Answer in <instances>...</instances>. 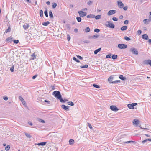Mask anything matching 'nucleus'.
Listing matches in <instances>:
<instances>
[{
  "mask_svg": "<svg viewBox=\"0 0 151 151\" xmlns=\"http://www.w3.org/2000/svg\"><path fill=\"white\" fill-rule=\"evenodd\" d=\"M143 63L145 65H149L150 66H151V60H145L143 61Z\"/></svg>",
  "mask_w": 151,
  "mask_h": 151,
  "instance_id": "nucleus-10",
  "label": "nucleus"
},
{
  "mask_svg": "<svg viewBox=\"0 0 151 151\" xmlns=\"http://www.w3.org/2000/svg\"><path fill=\"white\" fill-rule=\"evenodd\" d=\"M68 105L71 106H73L74 105V103L72 101H69L67 103Z\"/></svg>",
  "mask_w": 151,
  "mask_h": 151,
  "instance_id": "nucleus-35",
  "label": "nucleus"
},
{
  "mask_svg": "<svg viewBox=\"0 0 151 151\" xmlns=\"http://www.w3.org/2000/svg\"><path fill=\"white\" fill-rule=\"evenodd\" d=\"M113 77L111 76H110L108 79V81L110 83H112L113 82L112 81Z\"/></svg>",
  "mask_w": 151,
  "mask_h": 151,
  "instance_id": "nucleus-24",
  "label": "nucleus"
},
{
  "mask_svg": "<svg viewBox=\"0 0 151 151\" xmlns=\"http://www.w3.org/2000/svg\"><path fill=\"white\" fill-rule=\"evenodd\" d=\"M66 27L68 29H70V25L69 24H66Z\"/></svg>",
  "mask_w": 151,
  "mask_h": 151,
  "instance_id": "nucleus-47",
  "label": "nucleus"
},
{
  "mask_svg": "<svg viewBox=\"0 0 151 151\" xmlns=\"http://www.w3.org/2000/svg\"><path fill=\"white\" fill-rule=\"evenodd\" d=\"M101 50V48H99L96 50H95L94 51V53L95 54H97V53L100 51Z\"/></svg>",
  "mask_w": 151,
  "mask_h": 151,
  "instance_id": "nucleus-25",
  "label": "nucleus"
},
{
  "mask_svg": "<svg viewBox=\"0 0 151 151\" xmlns=\"http://www.w3.org/2000/svg\"><path fill=\"white\" fill-rule=\"evenodd\" d=\"M31 60H34L36 58V55L35 53H34L31 55Z\"/></svg>",
  "mask_w": 151,
  "mask_h": 151,
  "instance_id": "nucleus-19",
  "label": "nucleus"
},
{
  "mask_svg": "<svg viewBox=\"0 0 151 151\" xmlns=\"http://www.w3.org/2000/svg\"><path fill=\"white\" fill-rule=\"evenodd\" d=\"M137 34L139 35H140L142 33V31L141 30H139L137 31Z\"/></svg>",
  "mask_w": 151,
  "mask_h": 151,
  "instance_id": "nucleus-51",
  "label": "nucleus"
},
{
  "mask_svg": "<svg viewBox=\"0 0 151 151\" xmlns=\"http://www.w3.org/2000/svg\"><path fill=\"white\" fill-rule=\"evenodd\" d=\"M80 67L81 68H87L88 67V65L87 64H86L85 65L81 66Z\"/></svg>",
  "mask_w": 151,
  "mask_h": 151,
  "instance_id": "nucleus-42",
  "label": "nucleus"
},
{
  "mask_svg": "<svg viewBox=\"0 0 151 151\" xmlns=\"http://www.w3.org/2000/svg\"><path fill=\"white\" fill-rule=\"evenodd\" d=\"M38 121L40 122H42V123H44L45 122V121L42 119H39Z\"/></svg>",
  "mask_w": 151,
  "mask_h": 151,
  "instance_id": "nucleus-46",
  "label": "nucleus"
},
{
  "mask_svg": "<svg viewBox=\"0 0 151 151\" xmlns=\"http://www.w3.org/2000/svg\"><path fill=\"white\" fill-rule=\"evenodd\" d=\"M83 42L84 43H89L90 42V41L88 40H84L83 41Z\"/></svg>",
  "mask_w": 151,
  "mask_h": 151,
  "instance_id": "nucleus-58",
  "label": "nucleus"
},
{
  "mask_svg": "<svg viewBox=\"0 0 151 151\" xmlns=\"http://www.w3.org/2000/svg\"><path fill=\"white\" fill-rule=\"evenodd\" d=\"M130 52L135 55H138V52L137 50L134 48H132L130 49Z\"/></svg>",
  "mask_w": 151,
  "mask_h": 151,
  "instance_id": "nucleus-4",
  "label": "nucleus"
},
{
  "mask_svg": "<svg viewBox=\"0 0 151 151\" xmlns=\"http://www.w3.org/2000/svg\"><path fill=\"white\" fill-rule=\"evenodd\" d=\"M118 56L114 54L112 56V59L113 60L116 59H117Z\"/></svg>",
  "mask_w": 151,
  "mask_h": 151,
  "instance_id": "nucleus-28",
  "label": "nucleus"
},
{
  "mask_svg": "<svg viewBox=\"0 0 151 151\" xmlns=\"http://www.w3.org/2000/svg\"><path fill=\"white\" fill-rule=\"evenodd\" d=\"M144 23L145 24H148L149 23V20L148 19H145L143 21Z\"/></svg>",
  "mask_w": 151,
  "mask_h": 151,
  "instance_id": "nucleus-23",
  "label": "nucleus"
},
{
  "mask_svg": "<svg viewBox=\"0 0 151 151\" xmlns=\"http://www.w3.org/2000/svg\"><path fill=\"white\" fill-rule=\"evenodd\" d=\"M120 80H116L112 82V83H114L118 82H120Z\"/></svg>",
  "mask_w": 151,
  "mask_h": 151,
  "instance_id": "nucleus-55",
  "label": "nucleus"
},
{
  "mask_svg": "<svg viewBox=\"0 0 151 151\" xmlns=\"http://www.w3.org/2000/svg\"><path fill=\"white\" fill-rule=\"evenodd\" d=\"M142 38L144 40H147L149 39L148 36L146 34H144L142 36Z\"/></svg>",
  "mask_w": 151,
  "mask_h": 151,
  "instance_id": "nucleus-12",
  "label": "nucleus"
},
{
  "mask_svg": "<svg viewBox=\"0 0 151 151\" xmlns=\"http://www.w3.org/2000/svg\"><path fill=\"white\" fill-rule=\"evenodd\" d=\"M73 60L76 61V62L79 63L80 62V61L79 60L77 59L76 57H73Z\"/></svg>",
  "mask_w": 151,
  "mask_h": 151,
  "instance_id": "nucleus-43",
  "label": "nucleus"
},
{
  "mask_svg": "<svg viewBox=\"0 0 151 151\" xmlns=\"http://www.w3.org/2000/svg\"><path fill=\"white\" fill-rule=\"evenodd\" d=\"M119 78L122 80H125L126 79V78L125 77H124L122 75H119Z\"/></svg>",
  "mask_w": 151,
  "mask_h": 151,
  "instance_id": "nucleus-17",
  "label": "nucleus"
},
{
  "mask_svg": "<svg viewBox=\"0 0 151 151\" xmlns=\"http://www.w3.org/2000/svg\"><path fill=\"white\" fill-rule=\"evenodd\" d=\"M76 19L78 22H80L81 20V17H76Z\"/></svg>",
  "mask_w": 151,
  "mask_h": 151,
  "instance_id": "nucleus-36",
  "label": "nucleus"
},
{
  "mask_svg": "<svg viewBox=\"0 0 151 151\" xmlns=\"http://www.w3.org/2000/svg\"><path fill=\"white\" fill-rule=\"evenodd\" d=\"M12 41V38L11 37L7 38L6 40V41L8 42H10Z\"/></svg>",
  "mask_w": 151,
  "mask_h": 151,
  "instance_id": "nucleus-15",
  "label": "nucleus"
},
{
  "mask_svg": "<svg viewBox=\"0 0 151 151\" xmlns=\"http://www.w3.org/2000/svg\"><path fill=\"white\" fill-rule=\"evenodd\" d=\"M44 14L45 15L46 17H48V12L47 9L44 11Z\"/></svg>",
  "mask_w": 151,
  "mask_h": 151,
  "instance_id": "nucleus-30",
  "label": "nucleus"
},
{
  "mask_svg": "<svg viewBox=\"0 0 151 151\" xmlns=\"http://www.w3.org/2000/svg\"><path fill=\"white\" fill-rule=\"evenodd\" d=\"M112 54H109L107 55L106 56V58H110L112 57Z\"/></svg>",
  "mask_w": 151,
  "mask_h": 151,
  "instance_id": "nucleus-38",
  "label": "nucleus"
},
{
  "mask_svg": "<svg viewBox=\"0 0 151 151\" xmlns=\"http://www.w3.org/2000/svg\"><path fill=\"white\" fill-rule=\"evenodd\" d=\"M93 86L95 88H100V86H99V85H98L97 84H93Z\"/></svg>",
  "mask_w": 151,
  "mask_h": 151,
  "instance_id": "nucleus-32",
  "label": "nucleus"
},
{
  "mask_svg": "<svg viewBox=\"0 0 151 151\" xmlns=\"http://www.w3.org/2000/svg\"><path fill=\"white\" fill-rule=\"evenodd\" d=\"M23 27L25 30H26V29H28L29 27V25L27 23H25L23 25Z\"/></svg>",
  "mask_w": 151,
  "mask_h": 151,
  "instance_id": "nucleus-16",
  "label": "nucleus"
},
{
  "mask_svg": "<svg viewBox=\"0 0 151 151\" xmlns=\"http://www.w3.org/2000/svg\"><path fill=\"white\" fill-rule=\"evenodd\" d=\"M124 39L127 41H129L131 40L130 38L127 36H125L124 37Z\"/></svg>",
  "mask_w": 151,
  "mask_h": 151,
  "instance_id": "nucleus-39",
  "label": "nucleus"
},
{
  "mask_svg": "<svg viewBox=\"0 0 151 151\" xmlns=\"http://www.w3.org/2000/svg\"><path fill=\"white\" fill-rule=\"evenodd\" d=\"M100 31V30L98 29H96L94 30V31L95 32L97 33L99 32Z\"/></svg>",
  "mask_w": 151,
  "mask_h": 151,
  "instance_id": "nucleus-48",
  "label": "nucleus"
},
{
  "mask_svg": "<svg viewBox=\"0 0 151 151\" xmlns=\"http://www.w3.org/2000/svg\"><path fill=\"white\" fill-rule=\"evenodd\" d=\"M127 47V45L124 44H119L118 45V47L120 49H125Z\"/></svg>",
  "mask_w": 151,
  "mask_h": 151,
  "instance_id": "nucleus-3",
  "label": "nucleus"
},
{
  "mask_svg": "<svg viewBox=\"0 0 151 151\" xmlns=\"http://www.w3.org/2000/svg\"><path fill=\"white\" fill-rule=\"evenodd\" d=\"M117 4L118 6L120 8H122L123 7L124 5L121 1L119 0L118 1Z\"/></svg>",
  "mask_w": 151,
  "mask_h": 151,
  "instance_id": "nucleus-9",
  "label": "nucleus"
},
{
  "mask_svg": "<svg viewBox=\"0 0 151 151\" xmlns=\"http://www.w3.org/2000/svg\"><path fill=\"white\" fill-rule=\"evenodd\" d=\"M77 57L79 59L81 60H82L83 59V58L80 55H77Z\"/></svg>",
  "mask_w": 151,
  "mask_h": 151,
  "instance_id": "nucleus-52",
  "label": "nucleus"
},
{
  "mask_svg": "<svg viewBox=\"0 0 151 151\" xmlns=\"http://www.w3.org/2000/svg\"><path fill=\"white\" fill-rule=\"evenodd\" d=\"M88 126L89 128L91 129H92V127L91 124L89 123H88Z\"/></svg>",
  "mask_w": 151,
  "mask_h": 151,
  "instance_id": "nucleus-57",
  "label": "nucleus"
},
{
  "mask_svg": "<svg viewBox=\"0 0 151 151\" xmlns=\"http://www.w3.org/2000/svg\"><path fill=\"white\" fill-rule=\"evenodd\" d=\"M99 37V35H95L93 36L94 38H97Z\"/></svg>",
  "mask_w": 151,
  "mask_h": 151,
  "instance_id": "nucleus-59",
  "label": "nucleus"
},
{
  "mask_svg": "<svg viewBox=\"0 0 151 151\" xmlns=\"http://www.w3.org/2000/svg\"><path fill=\"white\" fill-rule=\"evenodd\" d=\"M148 141H151V139H145L144 140H143L142 142V143L143 144H144L146 142L147 143V145H150V144H149L148 142H147Z\"/></svg>",
  "mask_w": 151,
  "mask_h": 151,
  "instance_id": "nucleus-13",
  "label": "nucleus"
},
{
  "mask_svg": "<svg viewBox=\"0 0 151 151\" xmlns=\"http://www.w3.org/2000/svg\"><path fill=\"white\" fill-rule=\"evenodd\" d=\"M38 76V75L37 74L33 76L32 77V78L33 79H35Z\"/></svg>",
  "mask_w": 151,
  "mask_h": 151,
  "instance_id": "nucleus-54",
  "label": "nucleus"
},
{
  "mask_svg": "<svg viewBox=\"0 0 151 151\" xmlns=\"http://www.w3.org/2000/svg\"><path fill=\"white\" fill-rule=\"evenodd\" d=\"M19 98L21 101H22L24 100L23 97L21 96H19Z\"/></svg>",
  "mask_w": 151,
  "mask_h": 151,
  "instance_id": "nucleus-56",
  "label": "nucleus"
},
{
  "mask_svg": "<svg viewBox=\"0 0 151 151\" xmlns=\"http://www.w3.org/2000/svg\"><path fill=\"white\" fill-rule=\"evenodd\" d=\"M116 11L115 10H111L109 11L107 13V15L108 16L111 15L115 14Z\"/></svg>",
  "mask_w": 151,
  "mask_h": 151,
  "instance_id": "nucleus-7",
  "label": "nucleus"
},
{
  "mask_svg": "<svg viewBox=\"0 0 151 151\" xmlns=\"http://www.w3.org/2000/svg\"><path fill=\"white\" fill-rule=\"evenodd\" d=\"M127 29V26H124L122 27L120 29L122 31L126 30Z\"/></svg>",
  "mask_w": 151,
  "mask_h": 151,
  "instance_id": "nucleus-18",
  "label": "nucleus"
},
{
  "mask_svg": "<svg viewBox=\"0 0 151 151\" xmlns=\"http://www.w3.org/2000/svg\"><path fill=\"white\" fill-rule=\"evenodd\" d=\"M40 15L41 17L43 16V11L42 10H40Z\"/></svg>",
  "mask_w": 151,
  "mask_h": 151,
  "instance_id": "nucleus-33",
  "label": "nucleus"
},
{
  "mask_svg": "<svg viewBox=\"0 0 151 151\" xmlns=\"http://www.w3.org/2000/svg\"><path fill=\"white\" fill-rule=\"evenodd\" d=\"M14 65L12 66L10 68V70L12 72H13L14 71Z\"/></svg>",
  "mask_w": 151,
  "mask_h": 151,
  "instance_id": "nucleus-45",
  "label": "nucleus"
},
{
  "mask_svg": "<svg viewBox=\"0 0 151 151\" xmlns=\"http://www.w3.org/2000/svg\"><path fill=\"white\" fill-rule=\"evenodd\" d=\"M21 102H22V103L23 104V105H24L25 104L26 102H25V101L24 100H23L22 101H21Z\"/></svg>",
  "mask_w": 151,
  "mask_h": 151,
  "instance_id": "nucleus-64",
  "label": "nucleus"
},
{
  "mask_svg": "<svg viewBox=\"0 0 151 151\" xmlns=\"http://www.w3.org/2000/svg\"><path fill=\"white\" fill-rule=\"evenodd\" d=\"M78 13L79 14V16L81 17H83L86 16L87 14V13L83 12L82 11H80L78 12Z\"/></svg>",
  "mask_w": 151,
  "mask_h": 151,
  "instance_id": "nucleus-8",
  "label": "nucleus"
},
{
  "mask_svg": "<svg viewBox=\"0 0 151 151\" xmlns=\"http://www.w3.org/2000/svg\"><path fill=\"white\" fill-rule=\"evenodd\" d=\"M3 99L5 101H7L8 99V98L7 97H6H6H4L3 98Z\"/></svg>",
  "mask_w": 151,
  "mask_h": 151,
  "instance_id": "nucleus-63",
  "label": "nucleus"
},
{
  "mask_svg": "<svg viewBox=\"0 0 151 151\" xmlns=\"http://www.w3.org/2000/svg\"><path fill=\"white\" fill-rule=\"evenodd\" d=\"M137 104L136 103H132L131 104H128L127 105L128 107L131 109H133L134 108V106L137 105Z\"/></svg>",
  "mask_w": 151,
  "mask_h": 151,
  "instance_id": "nucleus-5",
  "label": "nucleus"
},
{
  "mask_svg": "<svg viewBox=\"0 0 151 151\" xmlns=\"http://www.w3.org/2000/svg\"><path fill=\"white\" fill-rule=\"evenodd\" d=\"M61 107L62 109L66 111H68L69 110V106H66L64 105H62L61 106Z\"/></svg>",
  "mask_w": 151,
  "mask_h": 151,
  "instance_id": "nucleus-11",
  "label": "nucleus"
},
{
  "mask_svg": "<svg viewBox=\"0 0 151 151\" xmlns=\"http://www.w3.org/2000/svg\"><path fill=\"white\" fill-rule=\"evenodd\" d=\"M24 134L28 138H30L32 137V136L28 133H25Z\"/></svg>",
  "mask_w": 151,
  "mask_h": 151,
  "instance_id": "nucleus-31",
  "label": "nucleus"
},
{
  "mask_svg": "<svg viewBox=\"0 0 151 151\" xmlns=\"http://www.w3.org/2000/svg\"><path fill=\"white\" fill-rule=\"evenodd\" d=\"M49 16L50 17V18H53V16L52 11L51 10H50L49 11Z\"/></svg>",
  "mask_w": 151,
  "mask_h": 151,
  "instance_id": "nucleus-22",
  "label": "nucleus"
},
{
  "mask_svg": "<svg viewBox=\"0 0 151 151\" xmlns=\"http://www.w3.org/2000/svg\"><path fill=\"white\" fill-rule=\"evenodd\" d=\"M52 95L55 97L59 99L61 102L64 103L65 102V101L62 99L60 93L59 91H54L52 93Z\"/></svg>",
  "mask_w": 151,
  "mask_h": 151,
  "instance_id": "nucleus-1",
  "label": "nucleus"
},
{
  "mask_svg": "<svg viewBox=\"0 0 151 151\" xmlns=\"http://www.w3.org/2000/svg\"><path fill=\"white\" fill-rule=\"evenodd\" d=\"M105 25L106 27L111 28H114L115 27L114 25L110 21H107Z\"/></svg>",
  "mask_w": 151,
  "mask_h": 151,
  "instance_id": "nucleus-2",
  "label": "nucleus"
},
{
  "mask_svg": "<svg viewBox=\"0 0 151 151\" xmlns=\"http://www.w3.org/2000/svg\"><path fill=\"white\" fill-rule=\"evenodd\" d=\"M90 29L89 27H87L85 29V32H88L90 31Z\"/></svg>",
  "mask_w": 151,
  "mask_h": 151,
  "instance_id": "nucleus-34",
  "label": "nucleus"
},
{
  "mask_svg": "<svg viewBox=\"0 0 151 151\" xmlns=\"http://www.w3.org/2000/svg\"><path fill=\"white\" fill-rule=\"evenodd\" d=\"M112 19L114 21H117L118 20V18L116 17H113L112 18Z\"/></svg>",
  "mask_w": 151,
  "mask_h": 151,
  "instance_id": "nucleus-50",
  "label": "nucleus"
},
{
  "mask_svg": "<svg viewBox=\"0 0 151 151\" xmlns=\"http://www.w3.org/2000/svg\"><path fill=\"white\" fill-rule=\"evenodd\" d=\"M46 143H47L45 142H42L39 143L38 144H37L39 146H40V145L44 146L46 144Z\"/></svg>",
  "mask_w": 151,
  "mask_h": 151,
  "instance_id": "nucleus-21",
  "label": "nucleus"
},
{
  "mask_svg": "<svg viewBox=\"0 0 151 151\" xmlns=\"http://www.w3.org/2000/svg\"><path fill=\"white\" fill-rule=\"evenodd\" d=\"M14 42L15 44H17L19 42V41L18 40H15L13 41Z\"/></svg>",
  "mask_w": 151,
  "mask_h": 151,
  "instance_id": "nucleus-49",
  "label": "nucleus"
},
{
  "mask_svg": "<svg viewBox=\"0 0 151 151\" xmlns=\"http://www.w3.org/2000/svg\"><path fill=\"white\" fill-rule=\"evenodd\" d=\"M57 6V4L56 3H52V7L53 8H55V7H56Z\"/></svg>",
  "mask_w": 151,
  "mask_h": 151,
  "instance_id": "nucleus-37",
  "label": "nucleus"
},
{
  "mask_svg": "<svg viewBox=\"0 0 151 151\" xmlns=\"http://www.w3.org/2000/svg\"><path fill=\"white\" fill-rule=\"evenodd\" d=\"M123 9L124 10L126 11V10H127V9L128 7H127V6H125L124 7H123Z\"/></svg>",
  "mask_w": 151,
  "mask_h": 151,
  "instance_id": "nucleus-60",
  "label": "nucleus"
},
{
  "mask_svg": "<svg viewBox=\"0 0 151 151\" xmlns=\"http://www.w3.org/2000/svg\"><path fill=\"white\" fill-rule=\"evenodd\" d=\"M67 39L68 41H69L70 39V37L69 35H68L67 36Z\"/></svg>",
  "mask_w": 151,
  "mask_h": 151,
  "instance_id": "nucleus-61",
  "label": "nucleus"
},
{
  "mask_svg": "<svg viewBox=\"0 0 151 151\" xmlns=\"http://www.w3.org/2000/svg\"><path fill=\"white\" fill-rule=\"evenodd\" d=\"M10 146L9 145H7L6 147H5V150L6 151H8L10 149Z\"/></svg>",
  "mask_w": 151,
  "mask_h": 151,
  "instance_id": "nucleus-40",
  "label": "nucleus"
},
{
  "mask_svg": "<svg viewBox=\"0 0 151 151\" xmlns=\"http://www.w3.org/2000/svg\"><path fill=\"white\" fill-rule=\"evenodd\" d=\"M134 142L132 141H128L127 142H124L125 143H129L130 142Z\"/></svg>",
  "mask_w": 151,
  "mask_h": 151,
  "instance_id": "nucleus-62",
  "label": "nucleus"
},
{
  "mask_svg": "<svg viewBox=\"0 0 151 151\" xmlns=\"http://www.w3.org/2000/svg\"><path fill=\"white\" fill-rule=\"evenodd\" d=\"M11 31V28L9 26L8 29L6 30L5 31V32L6 33H7L8 32H10Z\"/></svg>",
  "mask_w": 151,
  "mask_h": 151,
  "instance_id": "nucleus-44",
  "label": "nucleus"
},
{
  "mask_svg": "<svg viewBox=\"0 0 151 151\" xmlns=\"http://www.w3.org/2000/svg\"><path fill=\"white\" fill-rule=\"evenodd\" d=\"M50 23V22L49 21H47L45 22L42 23V24L45 26H47Z\"/></svg>",
  "mask_w": 151,
  "mask_h": 151,
  "instance_id": "nucleus-20",
  "label": "nucleus"
},
{
  "mask_svg": "<svg viewBox=\"0 0 151 151\" xmlns=\"http://www.w3.org/2000/svg\"><path fill=\"white\" fill-rule=\"evenodd\" d=\"M139 121L137 119H134L133 120L132 122L133 124H135L137 126H138L139 124Z\"/></svg>",
  "mask_w": 151,
  "mask_h": 151,
  "instance_id": "nucleus-14",
  "label": "nucleus"
},
{
  "mask_svg": "<svg viewBox=\"0 0 151 151\" xmlns=\"http://www.w3.org/2000/svg\"><path fill=\"white\" fill-rule=\"evenodd\" d=\"M74 141L73 139H70L69 141V143L70 145H73V144Z\"/></svg>",
  "mask_w": 151,
  "mask_h": 151,
  "instance_id": "nucleus-29",
  "label": "nucleus"
},
{
  "mask_svg": "<svg viewBox=\"0 0 151 151\" xmlns=\"http://www.w3.org/2000/svg\"><path fill=\"white\" fill-rule=\"evenodd\" d=\"M129 21L128 20H126L124 22V23L125 24H127L129 23Z\"/></svg>",
  "mask_w": 151,
  "mask_h": 151,
  "instance_id": "nucleus-53",
  "label": "nucleus"
},
{
  "mask_svg": "<svg viewBox=\"0 0 151 151\" xmlns=\"http://www.w3.org/2000/svg\"><path fill=\"white\" fill-rule=\"evenodd\" d=\"M87 17L88 18H94V15L93 14H90L87 16Z\"/></svg>",
  "mask_w": 151,
  "mask_h": 151,
  "instance_id": "nucleus-26",
  "label": "nucleus"
},
{
  "mask_svg": "<svg viewBox=\"0 0 151 151\" xmlns=\"http://www.w3.org/2000/svg\"><path fill=\"white\" fill-rule=\"evenodd\" d=\"M101 16L100 15H97L96 16H95L94 15V18H95L96 19H99L101 18Z\"/></svg>",
  "mask_w": 151,
  "mask_h": 151,
  "instance_id": "nucleus-27",
  "label": "nucleus"
},
{
  "mask_svg": "<svg viewBox=\"0 0 151 151\" xmlns=\"http://www.w3.org/2000/svg\"><path fill=\"white\" fill-rule=\"evenodd\" d=\"M110 109L113 111L114 112L117 111L119 109L117 108L116 106L114 105H112L110 106Z\"/></svg>",
  "mask_w": 151,
  "mask_h": 151,
  "instance_id": "nucleus-6",
  "label": "nucleus"
},
{
  "mask_svg": "<svg viewBox=\"0 0 151 151\" xmlns=\"http://www.w3.org/2000/svg\"><path fill=\"white\" fill-rule=\"evenodd\" d=\"M93 3V2L92 1H89L88 2H87V4L89 6H90Z\"/></svg>",
  "mask_w": 151,
  "mask_h": 151,
  "instance_id": "nucleus-41",
  "label": "nucleus"
}]
</instances>
